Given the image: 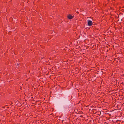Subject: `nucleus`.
<instances>
[{
  "label": "nucleus",
  "instance_id": "obj_1",
  "mask_svg": "<svg viewBox=\"0 0 124 124\" xmlns=\"http://www.w3.org/2000/svg\"><path fill=\"white\" fill-rule=\"evenodd\" d=\"M88 24V25L91 26L93 24L92 22L89 20H87Z\"/></svg>",
  "mask_w": 124,
  "mask_h": 124
},
{
  "label": "nucleus",
  "instance_id": "obj_2",
  "mask_svg": "<svg viewBox=\"0 0 124 124\" xmlns=\"http://www.w3.org/2000/svg\"><path fill=\"white\" fill-rule=\"evenodd\" d=\"M67 17L68 18L70 19H72L73 17V16H72L70 15H68Z\"/></svg>",
  "mask_w": 124,
  "mask_h": 124
}]
</instances>
